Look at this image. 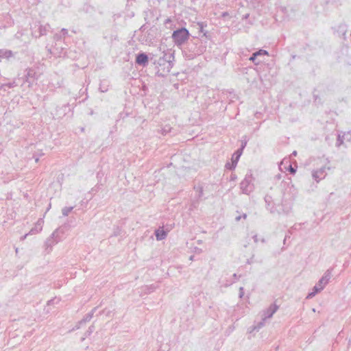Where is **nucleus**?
<instances>
[{
    "mask_svg": "<svg viewBox=\"0 0 351 351\" xmlns=\"http://www.w3.org/2000/svg\"><path fill=\"white\" fill-rule=\"evenodd\" d=\"M174 61V52H165L163 56L158 58L154 55L152 64L154 65L155 74L158 77L166 76L173 68Z\"/></svg>",
    "mask_w": 351,
    "mask_h": 351,
    "instance_id": "nucleus-1",
    "label": "nucleus"
},
{
    "mask_svg": "<svg viewBox=\"0 0 351 351\" xmlns=\"http://www.w3.org/2000/svg\"><path fill=\"white\" fill-rule=\"evenodd\" d=\"M185 44L186 46L182 51L184 56L188 60H193L196 56L202 54L206 49L201 39L196 36H193Z\"/></svg>",
    "mask_w": 351,
    "mask_h": 351,
    "instance_id": "nucleus-2",
    "label": "nucleus"
},
{
    "mask_svg": "<svg viewBox=\"0 0 351 351\" xmlns=\"http://www.w3.org/2000/svg\"><path fill=\"white\" fill-rule=\"evenodd\" d=\"M190 36L189 31L186 27H182L173 32L171 38L177 47H182L189 40Z\"/></svg>",
    "mask_w": 351,
    "mask_h": 351,
    "instance_id": "nucleus-3",
    "label": "nucleus"
},
{
    "mask_svg": "<svg viewBox=\"0 0 351 351\" xmlns=\"http://www.w3.org/2000/svg\"><path fill=\"white\" fill-rule=\"evenodd\" d=\"M64 234V230L62 228L56 229L51 236L46 240L45 243V251L47 254L52 250L53 245L62 241V236Z\"/></svg>",
    "mask_w": 351,
    "mask_h": 351,
    "instance_id": "nucleus-4",
    "label": "nucleus"
},
{
    "mask_svg": "<svg viewBox=\"0 0 351 351\" xmlns=\"http://www.w3.org/2000/svg\"><path fill=\"white\" fill-rule=\"evenodd\" d=\"M154 53H147L142 51L136 54L135 64L136 66L145 68L148 66L149 63H153Z\"/></svg>",
    "mask_w": 351,
    "mask_h": 351,
    "instance_id": "nucleus-5",
    "label": "nucleus"
},
{
    "mask_svg": "<svg viewBox=\"0 0 351 351\" xmlns=\"http://www.w3.org/2000/svg\"><path fill=\"white\" fill-rule=\"evenodd\" d=\"M253 177L252 173L245 175V178L240 183V189L242 193L250 195L254 191V186L252 184Z\"/></svg>",
    "mask_w": 351,
    "mask_h": 351,
    "instance_id": "nucleus-6",
    "label": "nucleus"
},
{
    "mask_svg": "<svg viewBox=\"0 0 351 351\" xmlns=\"http://www.w3.org/2000/svg\"><path fill=\"white\" fill-rule=\"evenodd\" d=\"M278 209L274 208V206L271 207L270 212L274 213L277 212L278 214L288 215L291 210V206L289 203H287L282 197L281 204L278 205Z\"/></svg>",
    "mask_w": 351,
    "mask_h": 351,
    "instance_id": "nucleus-7",
    "label": "nucleus"
},
{
    "mask_svg": "<svg viewBox=\"0 0 351 351\" xmlns=\"http://www.w3.org/2000/svg\"><path fill=\"white\" fill-rule=\"evenodd\" d=\"M242 152L239 150H236L232 156L231 162H226L225 167L230 171L234 170L240 159Z\"/></svg>",
    "mask_w": 351,
    "mask_h": 351,
    "instance_id": "nucleus-8",
    "label": "nucleus"
},
{
    "mask_svg": "<svg viewBox=\"0 0 351 351\" xmlns=\"http://www.w3.org/2000/svg\"><path fill=\"white\" fill-rule=\"evenodd\" d=\"M25 82L29 84L28 86L31 87L33 83L38 80V75L33 68H27L25 70Z\"/></svg>",
    "mask_w": 351,
    "mask_h": 351,
    "instance_id": "nucleus-9",
    "label": "nucleus"
},
{
    "mask_svg": "<svg viewBox=\"0 0 351 351\" xmlns=\"http://www.w3.org/2000/svg\"><path fill=\"white\" fill-rule=\"evenodd\" d=\"M269 53L267 50L265 49H258V51L252 53L250 56L249 60L252 61L255 65H258L260 63L263 62V60L258 59L259 57L268 56Z\"/></svg>",
    "mask_w": 351,
    "mask_h": 351,
    "instance_id": "nucleus-10",
    "label": "nucleus"
},
{
    "mask_svg": "<svg viewBox=\"0 0 351 351\" xmlns=\"http://www.w3.org/2000/svg\"><path fill=\"white\" fill-rule=\"evenodd\" d=\"M71 111H72V109L71 108L69 104H66L60 107L57 106L56 108V112L53 114L59 119L64 117Z\"/></svg>",
    "mask_w": 351,
    "mask_h": 351,
    "instance_id": "nucleus-11",
    "label": "nucleus"
},
{
    "mask_svg": "<svg viewBox=\"0 0 351 351\" xmlns=\"http://www.w3.org/2000/svg\"><path fill=\"white\" fill-rule=\"evenodd\" d=\"M334 34H337L339 37L342 38L344 40H346V33L348 31L347 25L345 23L339 24L337 27H332Z\"/></svg>",
    "mask_w": 351,
    "mask_h": 351,
    "instance_id": "nucleus-12",
    "label": "nucleus"
},
{
    "mask_svg": "<svg viewBox=\"0 0 351 351\" xmlns=\"http://www.w3.org/2000/svg\"><path fill=\"white\" fill-rule=\"evenodd\" d=\"M279 168L281 171H282L284 169L285 171H289L291 174L293 175L295 174L297 171V167H293L289 160H283L279 165Z\"/></svg>",
    "mask_w": 351,
    "mask_h": 351,
    "instance_id": "nucleus-13",
    "label": "nucleus"
},
{
    "mask_svg": "<svg viewBox=\"0 0 351 351\" xmlns=\"http://www.w3.org/2000/svg\"><path fill=\"white\" fill-rule=\"evenodd\" d=\"M326 167H322L317 170L313 171L312 172V177L317 182H319L321 180L324 179L326 176Z\"/></svg>",
    "mask_w": 351,
    "mask_h": 351,
    "instance_id": "nucleus-14",
    "label": "nucleus"
},
{
    "mask_svg": "<svg viewBox=\"0 0 351 351\" xmlns=\"http://www.w3.org/2000/svg\"><path fill=\"white\" fill-rule=\"evenodd\" d=\"M170 229L169 228L165 229L164 227H159L158 229L155 230V236L157 241H162L165 239Z\"/></svg>",
    "mask_w": 351,
    "mask_h": 351,
    "instance_id": "nucleus-15",
    "label": "nucleus"
},
{
    "mask_svg": "<svg viewBox=\"0 0 351 351\" xmlns=\"http://www.w3.org/2000/svg\"><path fill=\"white\" fill-rule=\"evenodd\" d=\"M278 309V306L275 303L271 304L265 311H264L263 321L267 318H271Z\"/></svg>",
    "mask_w": 351,
    "mask_h": 351,
    "instance_id": "nucleus-16",
    "label": "nucleus"
},
{
    "mask_svg": "<svg viewBox=\"0 0 351 351\" xmlns=\"http://www.w3.org/2000/svg\"><path fill=\"white\" fill-rule=\"evenodd\" d=\"M331 272L332 269H329L324 273V276L318 281L319 286H323L324 288L325 287L331 278Z\"/></svg>",
    "mask_w": 351,
    "mask_h": 351,
    "instance_id": "nucleus-17",
    "label": "nucleus"
},
{
    "mask_svg": "<svg viewBox=\"0 0 351 351\" xmlns=\"http://www.w3.org/2000/svg\"><path fill=\"white\" fill-rule=\"evenodd\" d=\"M43 219L42 218L38 219L34 226L29 230V234L32 235L39 233L43 229Z\"/></svg>",
    "mask_w": 351,
    "mask_h": 351,
    "instance_id": "nucleus-18",
    "label": "nucleus"
},
{
    "mask_svg": "<svg viewBox=\"0 0 351 351\" xmlns=\"http://www.w3.org/2000/svg\"><path fill=\"white\" fill-rule=\"evenodd\" d=\"M79 12L92 15L95 12V9L93 6L86 3L80 8Z\"/></svg>",
    "mask_w": 351,
    "mask_h": 351,
    "instance_id": "nucleus-19",
    "label": "nucleus"
},
{
    "mask_svg": "<svg viewBox=\"0 0 351 351\" xmlns=\"http://www.w3.org/2000/svg\"><path fill=\"white\" fill-rule=\"evenodd\" d=\"M97 308H98L97 306L93 308L90 312L87 313L80 321L78 322V324L82 325V324H84L86 322L90 321V319L93 317L95 312L97 311Z\"/></svg>",
    "mask_w": 351,
    "mask_h": 351,
    "instance_id": "nucleus-20",
    "label": "nucleus"
},
{
    "mask_svg": "<svg viewBox=\"0 0 351 351\" xmlns=\"http://www.w3.org/2000/svg\"><path fill=\"white\" fill-rule=\"evenodd\" d=\"M50 29L51 27L49 24H46L45 25L40 24L38 25V35H36L35 36L37 38L40 37L41 36L46 35Z\"/></svg>",
    "mask_w": 351,
    "mask_h": 351,
    "instance_id": "nucleus-21",
    "label": "nucleus"
},
{
    "mask_svg": "<svg viewBox=\"0 0 351 351\" xmlns=\"http://www.w3.org/2000/svg\"><path fill=\"white\" fill-rule=\"evenodd\" d=\"M121 231H122V230L120 226H113V232H112V234H111L110 237L119 236L121 233Z\"/></svg>",
    "mask_w": 351,
    "mask_h": 351,
    "instance_id": "nucleus-22",
    "label": "nucleus"
},
{
    "mask_svg": "<svg viewBox=\"0 0 351 351\" xmlns=\"http://www.w3.org/2000/svg\"><path fill=\"white\" fill-rule=\"evenodd\" d=\"M74 208L73 206H69V207H64L62 209V214L64 217H66L69 215V214L73 210Z\"/></svg>",
    "mask_w": 351,
    "mask_h": 351,
    "instance_id": "nucleus-23",
    "label": "nucleus"
},
{
    "mask_svg": "<svg viewBox=\"0 0 351 351\" xmlns=\"http://www.w3.org/2000/svg\"><path fill=\"white\" fill-rule=\"evenodd\" d=\"M243 139L241 141V146L237 149V150L240 151L242 153H243V149H245V147H246L247 143V139L246 136H243Z\"/></svg>",
    "mask_w": 351,
    "mask_h": 351,
    "instance_id": "nucleus-24",
    "label": "nucleus"
},
{
    "mask_svg": "<svg viewBox=\"0 0 351 351\" xmlns=\"http://www.w3.org/2000/svg\"><path fill=\"white\" fill-rule=\"evenodd\" d=\"M94 330L95 326L93 325L90 326L84 334L85 337L82 338V341H84L85 337L90 336L93 332Z\"/></svg>",
    "mask_w": 351,
    "mask_h": 351,
    "instance_id": "nucleus-25",
    "label": "nucleus"
},
{
    "mask_svg": "<svg viewBox=\"0 0 351 351\" xmlns=\"http://www.w3.org/2000/svg\"><path fill=\"white\" fill-rule=\"evenodd\" d=\"M343 140L344 135H341L340 134H339L337 138L336 146L338 147H340L343 143Z\"/></svg>",
    "mask_w": 351,
    "mask_h": 351,
    "instance_id": "nucleus-26",
    "label": "nucleus"
},
{
    "mask_svg": "<svg viewBox=\"0 0 351 351\" xmlns=\"http://www.w3.org/2000/svg\"><path fill=\"white\" fill-rule=\"evenodd\" d=\"M264 199H265V202L266 205H267V208L270 210L271 208H269V206H270L271 203L272 202V197H271V196L266 195Z\"/></svg>",
    "mask_w": 351,
    "mask_h": 351,
    "instance_id": "nucleus-27",
    "label": "nucleus"
},
{
    "mask_svg": "<svg viewBox=\"0 0 351 351\" xmlns=\"http://www.w3.org/2000/svg\"><path fill=\"white\" fill-rule=\"evenodd\" d=\"M197 25L199 26V32L201 33L204 32L205 31L204 27L207 26V23L206 22H198Z\"/></svg>",
    "mask_w": 351,
    "mask_h": 351,
    "instance_id": "nucleus-28",
    "label": "nucleus"
},
{
    "mask_svg": "<svg viewBox=\"0 0 351 351\" xmlns=\"http://www.w3.org/2000/svg\"><path fill=\"white\" fill-rule=\"evenodd\" d=\"M43 155L44 154L42 152V151L34 153L33 158L35 159L36 162H38L40 157Z\"/></svg>",
    "mask_w": 351,
    "mask_h": 351,
    "instance_id": "nucleus-29",
    "label": "nucleus"
},
{
    "mask_svg": "<svg viewBox=\"0 0 351 351\" xmlns=\"http://www.w3.org/2000/svg\"><path fill=\"white\" fill-rule=\"evenodd\" d=\"M16 86V84L15 83V82H8V83H5V84H3L2 86H1V88H4V87H8L9 88H14Z\"/></svg>",
    "mask_w": 351,
    "mask_h": 351,
    "instance_id": "nucleus-30",
    "label": "nucleus"
},
{
    "mask_svg": "<svg viewBox=\"0 0 351 351\" xmlns=\"http://www.w3.org/2000/svg\"><path fill=\"white\" fill-rule=\"evenodd\" d=\"M194 189L197 191L198 193L197 197L200 199L203 195V187L198 186L197 187H194Z\"/></svg>",
    "mask_w": 351,
    "mask_h": 351,
    "instance_id": "nucleus-31",
    "label": "nucleus"
},
{
    "mask_svg": "<svg viewBox=\"0 0 351 351\" xmlns=\"http://www.w3.org/2000/svg\"><path fill=\"white\" fill-rule=\"evenodd\" d=\"M324 289L323 286H319L318 283L316 284L314 287L313 288L312 291L315 292L316 294H317L319 292H320L322 290Z\"/></svg>",
    "mask_w": 351,
    "mask_h": 351,
    "instance_id": "nucleus-32",
    "label": "nucleus"
},
{
    "mask_svg": "<svg viewBox=\"0 0 351 351\" xmlns=\"http://www.w3.org/2000/svg\"><path fill=\"white\" fill-rule=\"evenodd\" d=\"M243 295H244V289H243V287H241L239 288V297L240 298H242L243 297Z\"/></svg>",
    "mask_w": 351,
    "mask_h": 351,
    "instance_id": "nucleus-33",
    "label": "nucleus"
},
{
    "mask_svg": "<svg viewBox=\"0 0 351 351\" xmlns=\"http://www.w3.org/2000/svg\"><path fill=\"white\" fill-rule=\"evenodd\" d=\"M202 33H203V36L206 37L208 39H210L211 36H210V33L208 31L205 30Z\"/></svg>",
    "mask_w": 351,
    "mask_h": 351,
    "instance_id": "nucleus-34",
    "label": "nucleus"
},
{
    "mask_svg": "<svg viewBox=\"0 0 351 351\" xmlns=\"http://www.w3.org/2000/svg\"><path fill=\"white\" fill-rule=\"evenodd\" d=\"M316 295V293L315 292H313V291L311 292H309L306 296V298L307 299H310V298H312L313 297H314L315 295Z\"/></svg>",
    "mask_w": 351,
    "mask_h": 351,
    "instance_id": "nucleus-35",
    "label": "nucleus"
},
{
    "mask_svg": "<svg viewBox=\"0 0 351 351\" xmlns=\"http://www.w3.org/2000/svg\"><path fill=\"white\" fill-rule=\"evenodd\" d=\"M237 176H236V174H234V173H232V174L230 175V181H234V180H237Z\"/></svg>",
    "mask_w": 351,
    "mask_h": 351,
    "instance_id": "nucleus-36",
    "label": "nucleus"
},
{
    "mask_svg": "<svg viewBox=\"0 0 351 351\" xmlns=\"http://www.w3.org/2000/svg\"><path fill=\"white\" fill-rule=\"evenodd\" d=\"M287 180H289V182L282 181V184H284V186H285L286 185L289 186V184H291V178H288Z\"/></svg>",
    "mask_w": 351,
    "mask_h": 351,
    "instance_id": "nucleus-37",
    "label": "nucleus"
},
{
    "mask_svg": "<svg viewBox=\"0 0 351 351\" xmlns=\"http://www.w3.org/2000/svg\"><path fill=\"white\" fill-rule=\"evenodd\" d=\"M228 16H229V13L228 12H223L221 14V18H223V19Z\"/></svg>",
    "mask_w": 351,
    "mask_h": 351,
    "instance_id": "nucleus-38",
    "label": "nucleus"
},
{
    "mask_svg": "<svg viewBox=\"0 0 351 351\" xmlns=\"http://www.w3.org/2000/svg\"><path fill=\"white\" fill-rule=\"evenodd\" d=\"M61 33L64 35V36H66L68 34V30L65 28H62L61 29Z\"/></svg>",
    "mask_w": 351,
    "mask_h": 351,
    "instance_id": "nucleus-39",
    "label": "nucleus"
},
{
    "mask_svg": "<svg viewBox=\"0 0 351 351\" xmlns=\"http://www.w3.org/2000/svg\"><path fill=\"white\" fill-rule=\"evenodd\" d=\"M263 322L264 321L263 320L262 322H259L258 324V326L256 327H255V329L258 330L259 328H261L263 326Z\"/></svg>",
    "mask_w": 351,
    "mask_h": 351,
    "instance_id": "nucleus-40",
    "label": "nucleus"
},
{
    "mask_svg": "<svg viewBox=\"0 0 351 351\" xmlns=\"http://www.w3.org/2000/svg\"><path fill=\"white\" fill-rule=\"evenodd\" d=\"M153 30L152 29H150L149 31H148V34H147V38H149L150 40L152 39V35L151 34V32H152Z\"/></svg>",
    "mask_w": 351,
    "mask_h": 351,
    "instance_id": "nucleus-41",
    "label": "nucleus"
},
{
    "mask_svg": "<svg viewBox=\"0 0 351 351\" xmlns=\"http://www.w3.org/2000/svg\"><path fill=\"white\" fill-rule=\"evenodd\" d=\"M250 16V14L247 13L242 16V20H247Z\"/></svg>",
    "mask_w": 351,
    "mask_h": 351,
    "instance_id": "nucleus-42",
    "label": "nucleus"
},
{
    "mask_svg": "<svg viewBox=\"0 0 351 351\" xmlns=\"http://www.w3.org/2000/svg\"><path fill=\"white\" fill-rule=\"evenodd\" d=\"M146 29H147V26H146V25H145V24L143 25L140 27V30H141V32H145Z\"/></svg>",
    "mask_w": 351,
    "mask_h": 351,
    "instance_id": "nucleus-43",
    "label": "nucleus"
},
{
    "mask_svg": "<svg viewBox=\"0 0 351 351\" xmlns=\"http://www.w3.org/2000/svg\"><path fill=\"white\" fill-rule=\"evenodd\" d=\"M99 89L101 93H105L107 91V88H104V87H102L101 85Z\"/></svg>",
    "mask_w": 351,
    "mask_h": 351,
    "instance_id": "nucleus-44",
    "label": "nucleus"
},
{
    "mask_svg": "<svg viewBox=\"0 0 351 351\" xmlns=\"http://www.w3.org/2000/svg\"><path fill=\"white\" fill-rule=\"evenodd\" d=\"M28 235H30V234H29V232H28V233H27V234H24L23 236H22V237H21V241H23V240H25V239H26V237H27Z\"/></svg>",
    "mask_w": 351,
    "mask_h": 351,
    "instance_id": "nucleus-45",
    "label": "nucleus"
},
{
    "mask_svg": "<svg viewBox=\"0 0 351 351\" xmlns=\"http://www.w3.org/2000/svg\"><path fill=\"white\" fill-rule=\"evenodd\" d=\"M155 287L153 286V285H151L149 288H148V291H149V293H151L152 291H154Z\"/></svg>",
    "mask_w": 351,
    "mask_h": 351,
    "instance_id": "nucleus-46",
    "label": "nucleus"
},
{
    "mask_svg": "<svg viewBox=\"0 0 351 351\" xmlns=\"http://www.w3.org/2000/svg\"><path fill=\"white\" fill-rule=\"evenodd\" d=\"M253 239H254V241L256 243H258V237H257V235H256V234H255V235H254V236H253Z\"/></svg>",
    "mask_w": 351,
    "mask_h": 351,
    "instance_id": "nucleus-47",
    "label": "nucleus"
},
{
    "mask_svg": "<svg viewBox=\"0 0 351 351\" xmlns=\"http://www.w3.org/2000/svg\"><path fill=\"white\" fill-rule=\"evenodd\" d=\"M282 178V175L280 173H278L277 174L276 176H275V179L276 180H280Z\"/></svg>",
    "mask_w": 351,
    "mask_h": 351,
    "instance_id": "nucleus-48",
    "label": "nucleus"
},
{
    "mask_svg": "<svg viewBox=\"0 0 351 351\" xmlns=\"http://www.w3.org/2000/svg\"><path fill=\"white\" fill-rule=\"evenodd\" d=\"M82 325H79L78 323L76 324V326L73 328V330H77L80 328Z\"/></svg>",
    "mask_w": 351,
    "mask_h": 351,
    "instance_id": "nucleus-49",
    "label": "nucleus"
},
{
    "mask_svg": "<svg viewBox=\"0 0 351 351\" xmlns=\"http://www.w3.org/2000/svg\"><path fill=\"white\" fill-rule=\"evenodd\" d=\"M241 219V216L239 215V216L236 217L235 221H240Z\"/></svg>",
    "mask_w": 351,
    "mask_h": 351,
    "instance_id": "nucleus-50",
    "label": "nucleus"
},
{
    "mask_svg": "<svg viewBox=\"0 0 351 351\" xmlns=\"http://www.w3.org/2000/svg\"><path fill=\"white\" fill-rule=\"evenodd\" d=\"M241 216V218L245 219L247 217V214L246 213H243Z\"/></svg>",
    "mask_w": 351,
    "mask_h": 351,
    "instance_id": "nucleus-51",
    "label": "nucleus"
},
{
    "mask_svg": "<svg viewBox=\"0 0 351 351\" xmlns=\"http://www.w3.org/2000/svg\"><path fill=\"white\" fill-rule=\"evenodd\" d=\"M234 280H238L239 279V277L237 275V274H234L233 276H232Z\"/></svg>",
    "mask_w": 351,
    "mask_h": 351,
    "instance_id": "nucleus-52",
    "label": "nucleus"
},
{
    "mask_svg": "<svg viewBox=\"0 0 351 351\" xmlns=\"http://www.w3.org/2000/svg\"><path fill=\"white\" fill-rule=\"evenodd\" d=\"M297 151H293L291 154V156H297Z\"/></svg>",
    "mask_w": 351,
    "mask_h": 351,
    "instance_id": "nucleus-53",
    "label": "nucleus"
},
{
    "mask_svg": "<svg viewBox=\"0 0 351 351\" xmlns=\"http://www.w3.org/2000/svg\"><path fill=\"white\" fill-rule=\"evenodd\" d=\"M91 191H92L93 193H96V192H97V189H95V188H93V189H91Z\"/></svg>",
    "mask_w": 351,
    "mask_h": 351,
    "instance_id": "nucleus-54",
    "label": "nucleus"
},
{
    "mask_svg": "<svg viewBox=\"0 0 351 351\" xmlns=\"http://www.w3.org/2000/svg\"><path fill=\"white\" fill-rule=\"evenodd\" d=\"M193 258H194V256H193V255H192V256H190V258H189V259H190V260H193Z\"/></svg>",
    "mask_w": 351,
    "mask_h": 351,
    "instance_id": "nucleus-55",
    "label": "nucleus"
},
{
    "mask_svg": "<svg viewBox=\"0 0 351 351\" xmlns=\"http://www.w3.org/2000/svg\"><path fill=\"white\" fill-rule=\"evenodd\" d=\"M261 242H262V243H265V239H261Z\"/></svg>",
    "mask_w": 351,
    "mask_h": 351,
    "instance_id": "nucleus-56",
    "label": "nucleus"
},
{
    "mask_svg": "<svg viewBox=\"0 0 351 351\" xmlns=\"http://www.w3.org/2000/svg\"><path fill=\"white\" fill-rule=\"evenodd\" d=\"M169 21H170V19H167L166 20V23H169Z\"/></svg>",
    "mask_w": 351,
    "mask_h": 351,
    "instance_id": "nucleus-57",
    "label": "nucleus"
},
{
    "mask_svg": "<svg viewBox=\"0 0 351 351\" xmlns=\"http://www.w3.org/2000/svg\"><path fill=\"white\" fill-rule=\"evenodd\" d=\"M248 23L252 25V24H253V22L251 21H249Z\"/></svg>",
    "mask_w": 351,
    "mask_h": 351,
    "instance_id": "nucleus-58",
    "label": "nucleus"
},
{
    "mask_svg": "<svg viewBox=\"0 0 351 351\" xmlns=\"http://www.w3.org/2000/svg\"><path fill=\"white\" fill-rule=\"evenodd\" d=\"M51 207V204L49 205V207L47 208V210L50 208Z\"/></svg>",
    "mask_w": 351,
    "mask_h": 351,
    "instance_id": "nucleus-59",
    "label": "nucleus"
},
{
    "mask_svg": "<svg viewBox=\"0 0 351 351\" xmlns=\"http://www.w3.org/2000/svg\"><path fill=\"white\" fill-rule=\"evenodd\" d=\"M295 58V55L292 56V58H293V59H294Z\"/></svg>",
    "mask_w": 351,
    "mask_h": 351,
    "instance_id": "nucleus-60",
    "label": "nucleus"
},
{
    "mask_svg": "<svg viewBox=\"0 0 351 351\" xmlns=\"http://www.w3.org/2000/svg\"><path fill=\"white\" fill-rule=\"evenodd\" d=\"M350 36H351V33H350Z\"/></svg>",
    "mask_w": 351,
    "mask_h": 351,
    "instance_id": "nucleus-61",
    "label": "nucleus"
}]
</instances>
